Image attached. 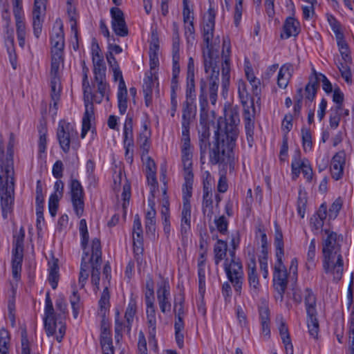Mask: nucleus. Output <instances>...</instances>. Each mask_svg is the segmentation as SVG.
Listing matches in <instances>:
<instances>
[{
	"label": "nucleus",
	"mask_w": 354,
	"mask_h": 354,
	"mask_svg": "<svg viewBox=\"0 0 354 354\" xmlns=\"http://www.w3.org/2000/svg\"><path fill=\"white\" fill-rule=\"evenodd\" d=\"M236 140L225 137L214 132L213 140L209 142V133H202L200 140L201 161L205 156L207 147H209V163L212 165H218L219 169H227L230 171L234 169V148L236 145Z\"/></svg>",
	"instance_id": "nucleus-1"
},
{
	"label": "nucleus",
	"mask_w": 354,
	"mask_h": 354,
	"mask_svg": "<svg viewBox=\"0 0 354 354\" xmlns=\"http://www.w3.org/2000/svg\"><path fill=\"white\" fill-rule=\"evenodd\" d=\"M326 236L322 238V252L323 268L326 273H330L333 280L338 281L343 274L344 262L341 254L343 236L328 229L324 230Z\"/></svg>",
	"instance_id": "nucleus-2"
},
{
	"label": "nucleus",
	"mask_w": 354,
	"mask_h": 354,
	"mask_svg": "<svg viewBox=\"0 0 354 354\" xmlns=\"http://www.w3.org/2000/svg\"><path fill=\"white\" fill-rule=\"evenodd\" d=\"M15 144V135L10 133L7 147L8 157L1 164L0 171V197L2 215L7 218V214L12 209L14 202L15 178L13 166V147Z\"/></svg>",
	"instance_id": "nucleus-3"
},
{
	"label": "nucleus",
	"mask_w": 354,
	"mask_h": 354,
	"mask_svg": "<svg viewBox=\"0 0 354 354\" xmlns=\"http://www.w3.org/2000/svg\"><path fill=\"white\" fill-rule=\"evenodd\" d=\"M218 58L205 55L203 64L205 77L200 81L199 103L202 111L207 106V95L209 94L210 102L215 104L217 100V93L219 84V67L218 66Z\"/></svg>",
	"instance_id": "nucleus-4"
},
{
	"label": "nucleus",
	"mask_w": 354,
	"mask_h": 354,
	"mask_svg": "<svg viewBox=\"0 0 354 354\" xmlns=\"http://www.w3.org/2000/svg\"><path fill=\"white\" fill-rule=\"evenodd\" d=\"M239 122L238 110L235 108L229 109L225 111V119L221 118L218 120L217 129L215 132L236 140L239 132L238 129Z\"/></svg>",
	"instance_id": "nucleus-5"
},
{
	"label": "nucleus",
	"mask_w": 354,
	"mask_h": 354,
	"mask_svg": "<svg viewBox=\"0 0 354 354\" xmlns=\"http://www.w3.org/2000/svg\"><path fill=\"white\" fill-rule=\"evenodd\" d=\"M316 303V296L310 289L306 288L305 290L304 304L307 314V326L309 335L314 339H317L319 330Z\"/></svg>",
	"instance_id": "nucleus-6"
},
{
	"label": "nucleus",
	"mask_w": 354,
	"mask_h": 354,
	"mask_svg": "<svg viewBox=\"0 0 354 354\" xmlns=\"http://www.w3.org/2000/svg\"><path fill=\"white\" fill-rule=\"evenodd\" d=\"M215 17H216V11L215 10L210 6L208 9L207 15L204 19V25H203V40L205 43L206 47L203 50V57L205 58V55H209V57H218V51H214L213 49L212 44L211 41L213 38L214 30L215 26Z\"/></svg>",
	"instance_id": "nucleus-7"
},
{
	"label": "nucleus",
	"mask_w": 354,
	"mask_h": 354,
	"mask_svg": "<svg viewBox=\"0 0 354 354\" xmlns=\"http://www.w3.org/2000/svg\"><path fill=\"white\" fill-rule=\"evenodd\" d=\"M224 270L229 281L232 284L236 293L241 295L244 281V272L241 261H229L225 259Z\"/></svg>",
	"instance_id": "nucleus-8"
},
{
	"label": "nucleus",
	"mask_w": 354,
	"mask_h": 354,
	"mask_svg": "<svg viewBox=\"0 0 354 354\" xmlns=\"http://www.w3.org/2000/svg\"><path fill=\"white\" fill-rule=\"evenodd\" d=\"M57 138L64 153L70 150L71 144L77 140V131L73 124L61 120L57 130Z\"/></svg>",
	"instance_id": "nucleus-9"
},
{
	"label": "nucleus",
	"mask_w": 354,
	"mask_h": 354,
	"mask_svg": "<svg viewBox=\"0 0 354 354\" xmlns=\"http://www.w3.org/2000/svg\"><path fill=\"white\" fill-rule=\"evenodd\" d=\"M91 257L89 258V262L91 264V283L95 286V290L100 289V274L102 264V249L101 243L99 239L95 238L92 240Z\"/></svg>",
	"instance_id": "nucleus-10"
},
{
	"label": "nucleus",
	"mask_w": 354,
	"mask_h": 354,
	"mask_svg": "<svg viewBox=\"0 0 354 354\" xmlns=\"http://www.w3.org/2000/svg\"><path fill=\"white\" fill-rule=\"evenodd\" d=\"M277 261L274 266L273 283L275 290L277 291L281 301L283 299V295L288 286V272L283 263V257H276Z\"/></svg>",
	"instance_id": "nucleus-11"
},
{
	"label": "nucleus",
	"mask_w": 354,
	"mask_h": 354,
	"mask_svg": "<svg viewBox=\"0 0 354 354\" xmlns=\"http://www.w3.org/2000/svg\"><path fill=\"white\" fill-rule=\"evenodd\" d=\"M71 199L75 214L80 217L84 209V192L80 182L71 176L69 184Z\"/></svg>",
	"instance_id": "nucleus-12"
},
{
	"label": "nucleus",
	"mask_w": 354,
	"mask_h": 354,
	"mask_svg": "<svg viewBox=\"0 0 354 354\" xmlns=\"http://www.w3.org/2000/svg\"><path fill=\"white\" fill-rule=\"evenodd\" d=\"M136 301L134 299L131 298L124 314V318L127 322L124 326H123V324L119 320V313L118 312L116 313L115 322V337L118 341L119 340V337H122V333L124 328H127L128 333L130 332L133 317L136 313Z\"/></svg>",
	"instance_id": "nucleus-13"
},
{
	"label": "nucleus",
	"mask_w": 354,
	"mask_h": 354,
	"mask_svg": "<svg viewBox=\"0 0 354 354\" xmlns=\"http://www.w3.org/2000/svg\"><path fill=\"white\" fill-rule=\"evenodd\" d=\"M133 253L137 261L142 259L144 252L143 230L141 219L138 214L134 216L132 227Z\"/></svg>",
	"instance_id": "nucleus-14"
},
{
	"label": "nucleus",
	"mask_w": 354,
	"mask_h": 354,
	"mask_svg": "<svg viewBox=\"0 0 354 354\" xmlns=\"http://www.w3.org/2000/svg\"><path fill=\"white\" fill-rule=\"evenodd\" d=\"M110 15L111 27L115 35L122 37L127 36L129 30L123 11L118 7H113L110 9Z\"/></svg>",
	"instance_id": "nucleus-15"
},
{
	"label": "nucleus",
	"mask_w": 354,
	"mask_h": 354,
	"mask_svg": "<svg viewBox=\"0 0 354 354\" xmlns=\"http://www.w3.org/2000/svg\"><path fill=\"white\" fill-rule=\"evenodd\" d=\"M156 294L160 311L163 314L169 313L171 311V304L169 301L170 286L167 280L164 279L158 285Z\"/></svg>",
	"instance_id": "nucleus-16"
},
{
	"label": "nucleus",
	"mask_w": 354,
	"mask_h": 354,
	"mask_svg": "<svg viewBox=\"0 0 354 354\" xmlns=\"http://www.w3.org/2000/svg\"><path fill=\"white\" fill-rule=\"evenodd\" d=\"M57 319L53 306V302L50 298L49 292H47L46 297V306L44 312V328L48 336L53 335L55 333L57 328Z\"/></svg>",
	"instance_id": "nucleus-17"
},
{
	"label": "nucleus",
	"mask_w": 354,
	"mask_h": 354,
	"mask_svg": "<svg viewBox=\"0 0 354 354\" xmlns=\"http://www.w3.org/2000/svg\"><path fill=\"white\" fill-rule=\"evenodd\" d=\"M247 279L250 288V293L252 297H257L260 292L261 284L257 271L256 261L254 256L250 259V261L248 264Z\"/></svg>",
	"instance_id": "nucleus-18"
},
{
	"label": "nucleus",
	"mask_w": 354,
	"mask_h": 354,
	"mask_svg": "<svg viewBox=\"0 0 354 354\" xmlns=\"http://www.w3.org/2000/svg\"><path fill=\"white\" fill-rule=\"evenodd\" d=\"M222 52V87L223 91L227 89L230 79V45L228 41L223 39Z\"/></svg>",
	"instance_id": "nucleus-19"
},
{
	"label": "nucleus",
	"mask_w": 354,
	"mask_h": 354,
	"mask_svg": "<svg viewBox=\"0 0 354 354\" xmlns=\"http://www.w3.org/2000/svg\"><path fill=\"white\" fill-rule=\"evenodd\" d=\"M205 293V271H204V262L201 261L198 264V295L199 299L197 302V308L199 313L203 316L206 315V307L204 300Z\"/></svg>",
	"instance_id": "nucleus-20"
},
{
	"label": "nucleus",
	"mask_w": 354,
	"mask_h": 354,
	"mask_svg": "<svg viewBox=\"0 0 354 354\" xmlns=\"http://www.w3.org/2000/svg\"><path fill=\"white\" fill-rule=\"evenodd\" d=\"M55 24L58 26V28L50 37V43L52 45L51 53H60V54H64V35L63 24L60 19H57L55 21Z\"/></svg>",
	"instance_id": "nucleus-21"
},
{
	"label": "nucleus",
	"mask_w": 354,
	"mask_h": 354,
	"mask_svg": "<svg viewBox=\"0 0 354 354\" xmlns=\"http://www.w3.org/2000/svg\"><path fill=\"white\" fill-rule=\"evenodd\" d=\"M346 153L344 151L336 153L331 160L330 172L333 178L336 180L342 178L344 174Z\"/></svg>",
	"instance_id": "nucleus-22"
},
{
	"label": "nucleus",
	"mask_w": 354,
	"mask_h": 354,
	"mask_svg": "<svg viewBox=\"0 0 354 354\" xmlns=\"http://www.w3.org/2000/svg\"><path fill=\"white\" fill-rule=\"evenodd\" d=\"M300 32L299 22L292 17H288L285 20L283 25V31L280 37L282 39H286L291 37H296Z\"/></svg>",
	"instance_id": "nucleus-23"
},
{
	"label": "nucleus",
	"mask_w": 354,
	"mask_h": 354,
	"mask_svg": "<svg viewBox=\"0 0 354 354\" xmlns=\"http://www.w3.org/2000/svg\"><path fill=\"white\" fill-rule=\"evenodd\" d=\"M106 68H93L94 80L97 84V91L102 97H106L109 100L107 91L109 90V84L106 81Z\"/></svg>",
	"instance_id": "nucleus-24"
},
{
	"label": "nucleus",
	"mask_w": 354,
	"mask_h": 354,
	"mask_svg": "<svg viewBox=\"0 0 354 354\" xmlns=\"http://www.w3.org/2000/svg\"><path fill=\"white\" fill-rule=\"evenodd\" d=\"M85 105V113L82 118V128L81 137L84 138L91 129V120L94 115L93 103L89 98L84 99Z\"/></svg>",
	"instance_id": "nucleus-25"
},
{
	"label": "nucleus",
	"mask_w": 354,
	"mask_h": 354,
	"mask_svg": "<svg viewBox=\"0 0 354 354\" xmlns=\"http://www.w3.org/2000/svg\"><path fill=\"white\" fill-rule=\"evenodd\" d=\"M191 204L186 203L183 205L180 219V233L183 237H186L191 230Z\"/></svg>",
	"instance_id": "nucleus-26"
},
{
	"label": "nucleus",
	"mask_w": 354,
	"mask_h": 354,
	"mask_svg": "<svg viewBox=\"0 0 354 354\" xmlns=\"http://www.w3.org/2000/svg\"><path fill=\"white\" fill-rule=\"evenodd\" d=\"M147 306V319L149 328V339L156 341V308L154 304L146 305Z\"/></svg>",
	"instance_id": "nucleus-27"
},
{
	"label": "nucleus",
	"mask_w": 354,
	"mask_h": 354,
	"mask_svg": "<svg viewBox=\"0 0 354 354\" xmlns=\"http://www.w3.org/2000/svg\"><path fill=\"white\" fill-rule=\"evenodd\" d=\"M293 66L291 64L287 63L283 64L278 73L277 85L281 88H286L289 83V80L292 77Z\"/></svg>",
	"instance_id": "nucleus-28"
},
{
	"label": "nucleus",
	"mask_w": 354,
	"mask_h": 354,
	"mask_svg": "<svg viewBox=\"0 0 354 354\" xmlns=\"http://www.w3.org/2000/svg\"><path fill=\"white\" fill-rule=\"evenodd\" d=\"M313 75L309 77L308 83L305 87L306 98L310 102L315 99L319 84L317 73L315 71H313Z\"/></svg>",
	"instance_id": "nucleus-29"
},
{
	"label": "nucleus",
	"mask_w": 354,
	"mask_h": 354,
	"mask_svg": "<svg viewBox=\"0 0 354 354\" xmlns=\"http://www.w3.org/2000/svg\"><path fill=\"white\" fill-rule=\"evenodd\" d=\"M185 183L183 186V204L190 203L189 198L192 197L193 183H194V174L193 171L184 172Z\"/></svg>",
	"instance_id": "nucleus-30"
},
{
	"label": "nucleus",
	"mask_w": 354,
	"mask_h": 354,
	"mask_svg": "<svg viewBox=\"0 0 354 354\" xmlns=\"http://www.w3.org/2000/svg\"><path fill=\"white\" fill-rule=\"evenodd\" d=\"M24 234H21L19 235L13 243V249H12V263H21L23 261V252H24Z\"/></svg>",
	"instance_id": "nucleus-31"
},
{
	"label": "nucleus",
	"mask_w": 354,
	"mask_h": 354,
	"mask_svg": "<svg viewBox=\"0 0 354 354\" xmlns=\"http://www.w3.org/2000/svg\"><path fill=\"white\" fill-rule=\"evenodd\" d=\"M259 318L261 320V329L263 334L269 337L270 335V310L266 305H263L259 308Z\"/></svg>",
	"instance_id": "nucleus-32"
},
{
	"label": "nucleus",
	"mask_w": 354,
	"mask_h": 354,
	"mask_svg": "<svg viewBox=\"0 0 354 354\" xmlns=\"http://www.w3.org/2000/svg\"><path fill=\"white\" fill-rule=\"evenodd\" d=\"M124 146L133 147V118L127 114L123 132Z\"/></svg>",
	"instance_id": "nucleus-33"
},
{
	"label": "nucleus",
	"mask_w": 354,
	"mask_h": 354,
	"mask_svg": "<svg viewBox=\"0 0 354 354\" xmlns=\"http://www.w3.org/2000/svg\"><path fill=\"white\" fill-rule=\"evenodd\" d=\"M276 257H283L284 255V243L283 240V233L279 225L274 223V241Z\"/></svg>",
	"instance_id": "nucleus-34"
},
{
	"label": "nucleus",
	"mask_w": 354,
	"mask_h": 354,
	"mask_svg": "<svg viewBox=\"0 0 354 354\" xmlns=\"http://www.w3.org/2000/svg\"><path fill=\"white\" fill-rule=\"evenodd\" d=\"M91 54L94 68H106L100 48L95 39L93 40L91 44Z\"/></svg>",
	"instance_id": "nucleus-35"
},
{
	"label": "nucleus",
	"mask_w": 354,
	"mask_h": 354,
	"mask_svg": "<svg viewBox=\"0 0 354 354\" xmlns=\"http://www.w3.org/2000/svg\"><path fill=\"white\" fill-rule=\"evenodd\" d=\"M88 257V252H83V255L82 257V262H81V266H80V275H79V284L80 286V288H84L85 286V284L86 283V281L89 276V263H91L88 261H86V259Z\"/></svg>",
	"instance_id": "nucleus-36"
},
{
	"label": "nucleus",
	"mask_w": 354,
	"mask_h": 354,
	"mask_svg": "<svg viewBox=\"0 0 354 354\" xmlns=\"http://www.w3.org/2000/svg\"><path fill=\"white\" fill-rule=\"evenodd\" d=\"M227 251V243L226 241L217 239L214 246V263L218 265L225 259Z\"/></svg>",
	"instance_id": "nucleus-37"
},
{
	"label": "nucleus",
	"mask_w": 354,
	"mask_h": 354,
	"mask_svg": "<svg viewBox=\"0 0 354 354\" xmlns=\"http://www.w3.org/2000/svg\"><path fill=\"white\" fill-rule=\"evenodd\" d=\"M155 84L158 86L159 83L158 82L157 75L153 73L152 71L146 73L142 85L144 94H152Z\"/></svg>",
	"instance_id": "nucleus-38"
},
{
	"label": "nucleus",
	"mask_w": 354,
	"mask_h": 354,
	"mask_svg": "<svg viewBox=\"0 0 354 354\" xmlns=\"http://www.w3.org/2000/svg\"><path fill=\"white\" fill-rule=\"evenodd\" d=\"M243 107L244 121L254 120L255 115V107L254 99L248 97L246 100H240Z\"/></svg>",
	"instance_id": "nucleus-39"
},
{
	"label": "nucleus",
	"mask_w": 354,
	"mask_h": 354,
	"mask_svg": "<svg viewBox=\"0 0 354 354\" xmlns=\"http://www.w3.org/2000/svg\"><path fill=\"white\" fill-rule=\"evenodd\" d=\"M49 274L48 280L53 289H56L58 285L59 279V266L57 264V259L49 263Z\"/></svg>",
	"instance_id": "nucleus-40"
},
{
	"label": "nucleus",
	"mask_w": 354,
	"mask_h": 354,
	"mask_svg": "<svg viewBox=\"0 0 354 354\" xmlns=\"http://www.w3.org/2000/svg\"><path fill=\"white\" fill-rule=\"evenodd\" d=\"M50 78H59V71L60 65L64 62L63 54L60 53H51Z\"/></svg>",
	"instance_id": "nucleus-41"
},
{
	"label": "nucleus",
	"mask_w": 354,
	"mask_h": 354,
	"mask_svg": "<svg viewBox=\"0 0 354 354\" xmlns=\"http://www.w3.org/2000/svg\"><path fill=\"white\" fill-rule=\"evenodd\" d=\"M196 115V106H193V102L186 100L183 105L182 122L191 123Z\"/></svg>",
	"instance_id": "nucleus-42"
},
{
	"label": "nucleus",
	"mask_w": 354,
	"mask_h": 354,
	"mask_svg": "<svg viewBox=\"0 0 354 354\" xmlns=\"http://www.w3.org/2000/svg\"><path fill=\"white\" fill-rule=\"evenodd\" d=\"M72 288L73 293L70 297V302L73 309V317L76 319L79 315V310L80 308V297L78 294L75 283L72 285Z\"/></svg>",
	"instance_id": "nucleus-43"
},
{
	"label": "nucleus",
	"mask_w": 354,
	"mask_h": 354,
	"mask_svg": "<svg viewBox=\"0 0 354 354\" xmlns=\"http://www.w3.org/2000/svg\"><path fill=\"white\" fill-rule=\"evenodd\" d=\"M13 13L16 21L17 35H26V26L23 21L22 8L13 9Z\"/></svg>",
	"instance_id": "nucleus-44"
},
{
	"label": "nucleus",
	"mask_w": 354,
	"mask_h": 354,
	"mask_svg": "<svg viewBox=\"0 0 354 354\" xmlns=\"http://www.w3.org/2000/svg\"><path fill=\"white\" fill-rule=\"evenodd\" d=\"M336 39L342 59L345 62H351L352 59L350 55V51L347 43L344 39V35H342V37H337Z\"/></svg>",
	"instance_id": "nucleus-45"
},
{
	"label": "nucleus",
	"mask_w": 354,
	"mask_h": 354,
	"mask_svg": "<svg viewBox=\"0 0 354 354\" xmlns=\"http://www.w3.org/2000/svg\"><path fill=\"white\" fill-rule=\"evenodd\" d=\"M79 230L81 236V246L84 252H86V250L89 240L86 221L84 218L80 220Z\"/></svg>",
	"instance_id": "nucleus-46"
},
{
	"label": "nucleus",
	"mask_w": 354,
	"mask_h": 354,
	"mask_svg": "<svg viewBox=\"0 0 354 354\" xmlns=\"http://www.w3.org/2000/svg\"><path fill=\"white\" fill-rule=\"evenodd\" d=\"M56 309L59 313H55L58 319H65L68 314L67 304L63 297H59L55 301Z\"/></svg>",
	"instance_id": "nucleus-47"
},
{
	"label": "nucleus",
	"mask_w": 354,
	"mask_h": 354,
	"mask_svg": "<svg viewBox=\"0 0 354 354\" xmlns=\"http://www.w3.org/2000/svg\"><path fill=\"white\" fill-rule=\"evenodd\" d=\"M110 293L108 287H105L102 292L99 300V306L100 313L104 316L106 311L110 307Z\"/></svg>",
	"instance_id": "nucleus-48"
},
{
	"label": "nucleus",
	"mask_w": 354,
	"mask_h": 354,
	"mask_svg": "<svg viewBox=\"0 0 354 354\" xmlns=\"http://www.w3.org/2000/svg\"><path fill=\"white\" fill-rule=\"evenodd\" d=\"M100 345L103 354H114L111 335L107 336V334L104 333L103 336L100 337Z\"/></svg>",
	"instance_id": "nucleus-49"
},
{
	"label": "nucleus",
	"mask_w": 354,
	"mask_h": 354,
	"mask_svg": "<svg viewBox=\"0 0 354 354\" xmlns=\"http://www.w3.org/2000/svg\"><path fill=\"white\" fill-rule=\"evenodd\" d=\"M62 86L60 78H50V97L51 100H60Z\"/></svg>",
	"instance_id": "nucleus-50"
},
{
	"label": "nucleus",
	"mask_w": 354,
	"mask_h": 354,
	"mask_svg": "<svg viewBox=\"0 0 354 354\" xmlns=\"http://www.w3.org/2000/svg\"><path fill=\"white\" fill-rule=\"evenodd\" d=\"M306 163H308V160L301 161L299 155L294 156L291 164L292 178L294 180H295L299 176L302 168L306 165Z\"/></svg>",
	"instance_id": "nucleus-51"
},
{
	"label": "nucleus",
	"mask_w": 354,
	"mask_h": 354,
	"mask_svg": "<svg viewBox=\"0 0 354 354\" xmlns=\"http://www.w3.org/2000/svg\"><path fill=\"white\" fill-rule=\"evenodd\" d=\"M181 156L184 172L192 171V150H181Z\"/></svg>",
	"instance_id": "nucleus-52"
},
{
	"label": "nucleus",
	"mask_w": 354,
	"mask_h": 354,
	"mask_svg": "<svg viewBox=\"0 0 354 354\" xmlns=\"http://www.w3.org/2000/svg\"><path fill=\"white\" fill-rule=\"evenodd\" d=\"M41 10L33 9L32 11V26L33 32L36 37H39L42 29V21L40 18Z\"/></svg>",
	"instance_id": "nucleus-53"
},
{
	"label": "nucleus",
	"mask_w": 354,
	"mask_h": 354,
	"mask_svg": "<svg viewBox=\"0 0 354 354\" xmlns=\"http://www.w3.org/2000/svg\"><path fill=\"white\" fill-rule=\"evenodd\" d=\"M343 205V199L338 197L330 205L328 210L329 219H335L337 218L340 209Z\"/></svg>",
	"instance_id": "nucleus-54"
},
{
	"label": "nucleus",
	"mask_w": 354,
	"mask_h": 354,
	"mask_svg": "<svg viewBox=\"0 0 354 354\" xmlns=\"http://www.w3.org/2000/svg\"><path fill=\"white\" fill-rule=\"evenodd\" d=\"M214 223L218 232L220 234L225 235L228 233L229 223L225 216L222 215L218 216V218H215Z\"/></svg>",
	"instance_id": "nucleus-55"
},
{
	"label": "nucleus",
	"mask_w": 354,
	"mask_h": 354,
	"mask_svg": "<svg viewBox=\"0 0 354 354\" xmlns=\"http://www.w3.org/2000/svg\"><path fill=\"white\" fill-rule=\"evenodd\" d=\"M301 138L304 150L305 151H310L313 146L310 129L305 127L301 129Z\"/></svg>",
	"instance_id": "nucleus-56"
},
{
	"label": "nucleus",
	"mask_w": 354,
	"mask_h": 354,
	"mask_svg": "<svg viewBox=\"0 0 354 354\" xmlns=\"http://www.w3.org/2000/svg\"><path fill=\"white\" fill-rule=\"evenodd\" d=\"M36 203V215H37V224L36 227L38 233L41 231V223L44 221V203L35 201Z\"/></svg>",
	"instance_id": "nucleus-57"
},
{
	"label": "nucleus",
	"mask_w": 354,
	"mask_h": 354,
	"mask_svg": "<svg viewBox=\"0 0 354 354\" xmlns=\"http://www.w3.org/2000/svg\"><path fill=\"white\" fill-rule=\"evenodd\" d=\"M60 196H58L57 193L52 194L48 200V210L50 215L54 217L57 214V211L59 207V201Z\"/></svg>",
	"instance_id": "nucleus-58"
},
{
	"label": "nucleus",
	"mask_w": 354,
	"mask_h": 354,
	"mask_svg": "<svg viewBox=\"0 0 354 354\" xmlns=\"http://www.w3.org/2000/svg\"><path fill=\"white\" fill-rule=\"evenodd\" d=\"M327 20L336 38L342 37L343 33L341 32V26L336 18L333 15L327 14Z\"/></svg>",
	"instance_id": "nucleus-59"
},
{
	"label": "nucleus",
	"mask_w": 354,
	"mask_h": 354,
	"mask_svg": "<svg viewBox=\"0 0 354 354\" xmlns=\"http://www.w3.org/2000/svg\"><path fill=\"white\" fill-rule=\"evenodd\" d=\"M316 256V241L315 239H313L310 241L308 250L307 253V261H308V267L315 266V259Z\"/></svg>",
	"instance_id": "nucleus-60"
},
{
	"label": "nucleus",
	"mask_w": 354,
	"mask_h": 354,
	"mask_svg": "<svg viewBox=\"0 0 354 354\" xmlns=\"http://www.w3.org/2000/svg\"><path fill=\"white\" fill-rule=\"evenodd\" d=\"M150 133H147L145 131H142L137 139V142L139 147L142 149L144 153H148L149 148V137Z\"/></svg>",
	"instance_id": "nucleus-61"
},
{
	"label": "nucleus",
	"mask_w": 354,
	"mask_h": 354,
	"mask_svg": "<svg viewBox=\"0 0 354 354\" xmlns=\"http://www.w3.org/2000/svg\"><path fill=\"white\" fill-rule=\"evenodd\" d=\"M227 169H219V180L218 182L217 189L221 193H225L228 188L226 178Z\"/></svg>",
	"instance_id": "nucleus-62"
},
{
	"label": "nucleus",
	"mask_w": 354,
	"mask_h": 354,
	"mask_svg": "<svg viewBox=\"0 0 354 354\" xmlns=\"http://www.w3.org/2000/svg\"><path fill=\"white\" fill-rule=\"evenodd\" d=\"M324 223V221L317 218L314 214L310 219V226L315 234H317L320 231H324V230H322Z\"/></svg>",
	"instance_id": "nucleus-63"
},
{
	"label": "nucleus",
	"mask_w": 354,
	"mask_h": 354,
	"mask_svg": "<svg viewBox=\"0 0 354 354\" xmlns=\"http://www.w3.org/2000/svg\"><path fill=\"white\" fill-rule=\"evenodd\" d=\"M246 138L250 147L252 146L254 142V120L244 121Z\"/></svg>",
	"instance_id": "nucleus-64"
}]
</instances>
